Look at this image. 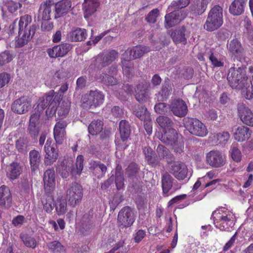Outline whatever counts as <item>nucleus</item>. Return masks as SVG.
I'll return each mask as SVG.
<instances>
[{
    "label": "nucleus",
    "mask_w": 253,
    "mask_h": 253,
    "mask_svg": "<svg viewBox=\"0 0 253 253\" xmlns=\"http://www.w3.org/2000/svg\"><path fill=\"white\" fill-rule=\"evenodd\" d=\"M32 22V17L29 15H24L20 18V19L15 20L9 26V33L12 34L18 28V36L16 40V45L22 47L27 44L33 38L35 34L36 27L34 25L27 27Z\"/></svg>",
    "instance_id": "obj_1"
},
{
    "label": "nucleus",
    "mask_w": 253,
    "mask_h": 253,
    "mask_svg": "<svg viewBox=\"0 0 253 253\" xmlns=\"http://www.w3.org/2000/svg\"><path fill=\"white\" fill-rule=\"evenodd\" d=\"M227 80L232 88L242 89L246 87L247 92L245 97L251 99L253 97V86L250 79L245 74V69L244 67L238 68L232 67L230 69L227 76Z\"/></svg>",
    "instance_id": "obj_2"
},
{
    "label": "nucleus",
    "mask_w": 253,
    "mask_h": 253,
    "mask_svg": "<svg viewBox=\"0 0 253 253\" xmlns=\"http://www.w3.org/2000/svg\"><path fill=\"white\" fill-rule=\"evenodd\" d=\"M212 218L215 226L222 231L227 230L234 225L235 215L225 207H220L214 211Z\"/></svg>",
    "instance_id": "obj_3"
},
{
    "label": "nucleus",
    "mask_w": 253,
    "mask_h": 253,
    "mask_svg": "<svg viewBox=\"0 0 253 253\" xmlns=\"http://www.w3.org/2000/svg\"><path fill=\"white\" fill-rule=\"evenodd\" d=\"M53 91L50 92V94L43 97L39 100L38 104L35 109V112L30 117L29 131L31 135L37 136L39 131L40 123L39 118L41 113L49 104L53 96Z\"/></svg>",
    "instance_id": "obj_4"
},
{
    "label": "nucleus",
    "mask_w": 253,
    "mask_h": 253,
    "mask_svg": "<svg viewBox=\"0 0 253 253\" xmlns=\"http://www.w3.org/2000/svg\"><path fill=\"white\" fill-rule=\"evenodd\" d=\"M150 50V49L149 47L141 46H136L127 49L122 54V69L124 74L128 77L132 70V66L130 61L140 57Z\"/></svg>",
    "instance_id": "obj_5"
},
{
    "label": "nucleus",
    "mask_w": 253,
    "mask_h": 253,
    "mask_svg": "<svg viewBox=\"0 0 253 253\" xmlns=\"http://www.w3.org/2000/svg\"><path fill=\"white\" fill-rule=\"evenodd\" d=\"M222 24V8L218 5L215 6L209 14L204 28L213 31L219 28Z\"/></svg>",
    "instance_id": "obj_6"
},
{
    "label": "nucleus",
    "mask_w": 253,
    "mask_h": 253,
    "mask_svg": "<svg viewBox=\"0 0 253 253\" xmlns=\"http://www.w3.org/2000/svg\"><path fill=\"white\" fill-rule=\"evenodd\" d=\"M184 125L187 130L193 135L204 137L208 134V129L205 125L197 119L185 118Z\"/></svg>",
    "instance_id": "obj_7"
},
{
    "label": "nucleus",
    "mask_w": 253,
    "mask_h": 253,
    "mask_svg": "<svg viewBox=\"0 0 253 253\" xmlns=\"http://www.w3.org/2000/svg\"><path fill=\"white\" fill-rule=\"evenodd\" d=\"M83 197L82 186L78 183L73 184L67 191V198L70 206L75 207L80 203Z\"/></svg>",
    "instance_id": "obj_8"
},
{
    "label": "nucleus",
    "mask_w": 253,
    "mask_h": 253,
    "mask_svg": "<svg viewBox=\"0 0 253 253\" xmlns=\"http://www.w3.org/2000/svg\"><path fill=\"white\" fill-rule=\"evenodd\" d=\"M104 95L97 90L90 91L89 93L85 94L82 99L84 107L90 108L102 104L104 101Z\"/></svg>",
    "instance_id": "obj_9"
},
{
    "label": "nucleus",
    "mask_w": 253,
    "mask_h": 253,
    "mask_svg": "<svg viewBox=\"0 0 253 253\" xmlns=\"http://www.w3.org/2000/svg\"><path fill=\"white\" fill-rule=\"evenodd\" d=\"M135 216L134 211L131 208L128 207L123 208L118 215L119 226L122 227L131 226L135 220Z\"/></svg>",
    "instance_id": "obj_10"
},
{
    "label": "nucleus",
    "mask_w": 253,
    "mask_h": 253,
    "mask_svg": "<svg viewBox=\"0 0 253 253\" xmlns=\"http://www.w3.org/2000/svg\"><path fill=\"white\" fill-rule=\"evenodd\" d=\"M206 162L212 168H220L225 164L226 157L219 151H211L206 154Z\"/></svg>",
    "instance_id": "obj_11"
},
{
    "label": "nucleus",
    "mask_w": 253,
    "mask_h": 253,
    "mask_svg": "<svg viewBox=\"0 0 253 253\" xmlns=\"http://www.w3.org/2000/svg\"><path fill=\"white\" fill-rule=\"evenodd\" d=\"M156 136L165 143L173 145L177 141L179 136L176 131L172 127L163 131H157Z\"/></svg>",
    "instance_id": "obj_12"
},
{
    "label": "nucleus",
    "mask_w": 253,
    "mask_h": 253,
    "mask_svg": "<svg viewBox=\"0 0 253 253\" xmlns=\"http://www.w3.org/2000/svg\"><path fill=\"white\" fill-rule=\"evenodd\" d=\"M52 140H47L44 146V163L46 165H51L55 162L58 157V150L53 145H51Z\"/></svg>",
    "instance_id": "obj_13"
},
{
    "label": "nucleus",
    "mask_w": 253,
    "mask_h": 253,
    "mask_svg": "<svg viewBox=\"0 0 253 253\" xmlns=\"http://www.w3.org/2000/svg\"><path fill=\"white\" fill-rule=\"evenodd\" d=\"M31 107L30 99L25 96L16 99L13 103L11 109L12 111L17 114H22L26 113Z\"/></svg>",
    "instance_id": "obj_14"
},
{
    "label": "nucleus",
    "mask_w": 253,
    "mask_h": 253,
    "mask_svg": "<svg viewBox=\"0 0 253 253\" xmlns=\"http://www.w3.org/2000/svg\"><path fill=\"white\" fill-rule=\"evenodd\" d=\"M67 126V124L64 121H59L55 124L53 130V135L57 144H62L66 139L65 128Z\"/></svg>",
    "instance_id": "obj_15"
},
{
    "label": "nucleus",
    "mask_w": 253,
    "mask_h": 253,
    "mask_svg": "<svg viewBox=\"0 0 253 253\" xmlns=\"http://www.w3.org/2000/svg\"><path fill=\"white\" fill-rule=\"evenodd\" d=\"M188 169L185 164L175 162L171 166L170 172L178 180L185 179L187 175Z\"/></svg>",
    "instance_id": "obj_16"
},
{
    "label": "nucleus",
    "mask_w": 253,
    "mask_h": 253,
    "mask_svg": "<svg viewBox=\"0 0 253 253\" xmlns=\"http://www.w3.org/2000/svg\"><path fill=\"white\" fill-rule=\"evenodd\" d=\"M185 17V14L181 10L171 12L165 16V26L171 27L178 24Z\"/></svg>",
    "instance_id": "obj_17"
},
{
    "label": "nucleus",
    "mask_w": 253,
    "mask_h": 253,
    "mask_svg": "<svg viewBox=\"0 0 253 253\" xmlns=\"http://www.w3.org/2000/svg\"><path fill=\"white\" fill-rule=\"evenodd\" d=\"M238 114L242 122L249 126H253V113L247 107L241 104L238 107Z\"/></svg>",
    "instance_id": "obj_18"
},
{
    "label": "nucleus",
    "mask_w": 253,
    "mask_h": 253,
    "mask_svg": "<svg viewBox=\"0 0 253 253\" xmlns=\"http://www.w3.org/2000/svg\"><path fill=\"white\" fill-rule=\"evenodd\" d=\"M43 182L45 191L50 192L55 187L56 179L55 172L52 169H48L44 173Z\"/></svg>",
    "instance_id": "obj_19"
},
{
    "label": "nucleus",
    "mask_w": 253,
    "mask_h": 253,
    "mask_svg": "<svg viewBox=\"0 0 253 253\" xmlns=\"http://www.w3.org/2000/svg\"><path fill=\"white\" fill-rule=\"evenodd\" d=\"M170 108L173 114L178 117H181L187 114V105L181 99L174 100L170 104Z\"/></svg>",
    "instance_id": "obj_20"
},
{
    "label": "nucleus",
    "mask_w": 253,
    "mask_h": 253,
    "mask_svg": "<svg viewBox=\"0 0 253 253\" xmlns=\"http://www.w3.org/2000/svg\"><path fill=\"white\" fill-rule=\"evenodd\" d=\"M149 84L146 82L137 85L135 89V98L139 102H144L149 98L148 88Z\"/></svg>",
    "instance_id": "obj_21"
},
{
    "label": "nucleus",
    "mask_w": 253,
    "mask_h": 253,
    "mask_svg": "<svg viewBox=\"0 0 253 253\" xmlns=\"http://www.w3.org/2000/svg\"><path fill=\"white\" fill-rule=\"evenodd\" d=\"M228 51L239 58L242 62L243 57L244 56V51L239 41L235 39L231 41L227 45Z\"/></svg>",
    "instance_id": "obj_22"
},
{
    "label": "nucleus",
    "mask_w": 253,
    "mask_h": 253,
    "mask_svg": "<svg viewBox=\"0 0 253 253\" xmlns=\"http://www.w3.org/2000/svg\"><path fill=\"white\" fill-rule=\"evenodd\" d=\"M54 5L51 1H46L41 5L39 11L38 19L42 21L49 20Z\"/></svg>",
    "instance_id": "obj_23"
},
{
    "label": "nucleus",
    "mask_w": 253,
    "mask_h": 253,
    "mask_svg": "<svg viewBox=\"0 0 253 253\" xmlns=\"http://www.w3.org/2000/svg\"><path fill=\"white\" fill-rule=\"evenodd\" d=\"M252 132L249 127L241 126L235 129L233 135L234 139L238 142H243L251 137Z\"/></svg>",
    "instance_id": "obj_24"
},
{
    "label": "nucleus",
    "mask_w": 253,
    "mask_h": 253,
    "mask_svg": "<svg viewBox=\"0 0 253 253\" xmlns=\"http://www.w3.org/2000/svg\"><path fill=\"white\" fill-rule=\"evenodd\" d=\"M99 5L97 0H84L83 4L84 17L87 18L94 13Z\"/></svg>",
    "instance_id": "obj_25"
},
{
    "label": "nucleus",
    "mask_w": 253,
    "mask_h": 253,
    "mask_svg": "<svg viewBox=\"0 0 253 253\" xmlns=\"http://www.w3.org/2000/svg\"><path fill=\"white\" fill-rule=\"evenodd\" d=\"M246 0H234L229 7L230 12L234 15H239L244 11Z\"/></svg>",
    "instance_id": "obj_26"
},
{
    "label": "nucleus",
    "mask_w": 253,
    "mask_h": 253,
    "mask_svg": "<svg viewBox=\"0 0 253 253\" xmlns=\"http://www.w3.org/2000/svg\"><path fill=\"white\" fill-rule=\"evenodd\" d=\"M87 36L85 29L77 28L71 32L68 35V39L72 42L82 41L86 39Z\"/></svg>",
    "instance_id": "obj_27"
},
{
    "label": "nucleus",
    "mask_w": 253,
    "mask_h": 253,
    "mask_svg": "<svg viewBox=\"0 0 253 253\" xmlns=\"http://www.w3.org/2000/svg\"><path fill=\"white\" fill-rule=\"evenodd\" d=\"M41 158L40 154L38 151L33 150L30 152L29 159L32 171H35L38 169L41 161Z\"/></svg>",
    "instance_id": "obj_28"
},
{
    "label": "nucleus",
    "mask_w": 253,
    "mask_h": 253,
    "mask_svg": "<svg viewBox=\"0 0 253 253\" xmlns=\"http://www.w3.org/2000/svg\"><path fill=\"white\" fill-rule=\"evenodd\" d=\"M71 7V2L67 0H62L56 3L55 8L57 15L55 16V18L60 17L63 14L66 13Z\"/></svg>",
    "instance_id": "obj_29"
},
{
    "label": "nucleus",
    "mask_w": 253,
    "mask_h": 253,
    "mask_svg": "<svg viewBox=\"0 0 253 253\" xmlns=\"http://www.w3.org/2000/svg\"><path fill=\"white\" fill-rule=\"evenodd\" d=\"M11 193L9 188L5 185L0 187V205L9 204L11 202Z\"/></svg>",
    "instance_id": "obj_30"
},
{
    "label": "nucleus",
    "mask_w": 253,
    "mask_h": 253,
    "mask_svg": "<svg viewBox=\"0 0 253 253\" xmlns=\"http://www.w3.org/2000/svg\"><path fill=\"white\" fill-rule=\"evenodd\" d=\"M70 101L68 99H63L59 103L57 108V114L59 117L63 119L65 118L69 112Z\"/></svg>",
    "instance_id": "obj_31"
},
{
    "label": "nucleus",
    "mask_w": 253,
    "mask_h": 253,
    "mask_svg": "<svg viewBox=\"0 0 253 253\" xmlns=\"http://www.w3.org/2000/svg\"><path fill=\"white\" fill-rule=\"evenodd\" d=\"M185 28L183 27L176 29L171 34V37L175 43H182L185 44L186 39L185 37Z\"/></svg>",
    "instance_id": "obj_32"
},
{
    "label": "nucleus",
    "mask_w": 253,
    "mask_h": 253,
    "mask_svg": "<svg viewBox=\"0 0 253 253\" xmlns=\"http://www.w3.org/2000/svg\"><path fill=\"white\" fill-rule=\"evenodd\" d=\"M48 251L52 253H65V247L58 241H53L47 244Z\"/></svg>",
    "instance_id": "obj_33"
},
{
    "label": "nucleus",
    "mask_w": 253,
    "mask_h": 253,
    "mask_svg": "<svg viewBox=\"0 0 253 253\" xmlns=\"http://www.w3.org/2000/svg\"><path fill=\"white\" fill-rule=\"evenodd\" d=\"M42 203L43 209L47 212H51L55 206L54 200L52 196L46 195L43 196L42 200Z\"/></svg>",
    "instance_id": "obj_34"
},
{
    "label": "nucleus",
    "mask_w": 253,
    "mask_h": 253,
    "mask_svg": "<svg viewBox=\"0 0 253 253\" xmlns=\"http://www.w3.org/2000/svg\"><path fill=\"white\" fill-rule=\"evenodd\" d=\"M8 170L9 171L7 172L8 176L11 179H15L20 175L22 169L19 164L12 163L9 166Z\"/></svg>",
    "instance_id": "obj_35"
},
{
    "label": "nucleus",
    "mask_w": 253,
    "mask_h": 253,
    "mask_svg": "<svg viewBox=\"0 0 253 253\" xmlns=\"http://www.w3.org/2000/svg\"><path fill=\"white\" fill-rule=\"evenodd\" d=\"M55 210L59 215L64 214L67 211V203L62 197H58L55 204Z\"/></svg>",
    "instance_id": "obj_36"
},
{
    "label": "nucleus",
    "mask_w": 253,
    "mask_h": 253,
    "mask_svg": "<svg viewBox=\"0 0 253 253\" xmlns=\"http://www.w3.org/2000/svg\"><path fill=\"white\" fill-rule=\"evenodd\" d=\"M172 177L168 173L163 174L162 179V188L164 193H167L172 185Z\"/></svg>",
    "instance_id": "obj_37"
},
{
    "label": "nucleus",
    "mask_w": 253,
    "mask_h": 253,
    "mask_svg": "<svg viewBox=\"0 0 253 253\" xmlns=\"http://www.w3.org/2000/svg\"><path fill=\"white\" fill-rule=\"evenodd\" d=\"M120 131L121 137L123 141L128 138L130 134V129L128 122L122 120L120 123Z\"/></svg>",
    "instance_id": "obj_38"
},
{
    "label": "nucleus",
    "mask_w": 253,
    "mask_h": 253,
    "mask_svg": "<svg viewBox=\"0 0 253 253\" xmlns=\"http://www.w3.org/2000/svg\"><path fill=\"white\" fill-rule=\"evenodd\" d=\"M157 122L162 129V130L160 131L161 132L172 127V122L167 117L163 116H159L157 119Z\"/></svg>",
    "instance_id": "obj_39"
},
{
    "label": "nucleus",
    "mask_w": 253,
    "mask_h": 253,
    "mask_svg": "<svg viewBox=\"0 0 253 253\" xmlns=\"http://www.w3.org/2000/svg\"><path fill=\"white\" fill-rule=\"evenodd\" d=\"M103 128V123L100 120L92 122L88 127L89 133L95 135L99 133Z\"/></svg>",
    "instance_id": "obj_40"
},
{
    "label": "nucleus",
    "mask_w": 253,
    "mask_h": 253,
    "mask_svg": "<svg viewBox=\"0 0 253 253\" xmlns=\"http://www.w3.org/2000/svg\"><path fill=\"white\" fill-rule=\"evenodd\" d=\"M135 115L141 120L148 121L150 119V114L147 109L143 107H138L134 111Z\"/></svg>",
    "instance_id": "obj_41"
},
{
    "label": "nucleus",
    "mask_w": 253,
    "mask_h": 253,
    "mask_svg": "<svg viewBox=\"0 0 253 253\" xmlns=\"http://www.w3.org/2000/svg\"><path fill=\"white\" fill-rule=\"evenodd\" d=\"M20 238L27 247L32 249H35L36 247L37 241L33 237L27 234H21Z\"/></svg>",
    "instance_id": "obj_42"
},
{
    "label": "nucleus",
    "mask_w": 253,
    "mask_h": 253,
    "mask_svg": "<svg viewBox=\"0 0 253 253\" xmlns=\"http://www.w3.org/2000/svg\"><path fill=\"white\" fill-rule=\"evenodd\" d=\"M211 1V0H198L196 7L193 6L194 9L192 10L197 14L202 13L205 10L207 4Z\"/></svg>",
    "instance_id": "obj_43"
},
{
    "label": "nucleus",
    "mask_w": 253,
    "mask_h": 253,
    "mask_svg": "<svg viewBox=\"0 0 253 253\" xmlns=\"http://www.w3.org/2000/svg\"><path fill=\"white\" fill-rule=\"evenodd\" d=\"M56 46L59 57H63L65 55L71 48V45L67 43L62 44Z\"/></svg>",
    "instance_id": "obj_44"
},
{
    "label": "nucleus",
    "mask_w": 253,
    "mask_h": 253,
    "mask_svg": "<svg viewBox=\"0 0 253 253\" xmlns=\"http://www.w3.org/2000/svg\"><path fill=\"white\" fill-rule=\"evenodd\" d=\"M230 155L232 159L236 162H239L242 159L241 151L236 147L232 146L230 150Z\"/></svg>",
    "instance_id": "obj_45"
},
{
    "label": "nucleus",
    "mask_w": 253,
    "mask_h": 253,
    "mask_svg": "<svg viewBox=\"0 0 253 253\" xmlns=\"http://www.w3.org/2000/svg\"><path fill=\"white\" fill-rule=\"evenodd\" d=\"M118 56L117 52L115 50L111 51L103 58V65H107L114 61Z\"/></svg>",
    "instance_id": "obj_46"
},
{
    "label": "nucleus",
    "mask_w": 253,
    "mask_h": 253,
    "mask_svg": "<svg viewBox=\"0 0 253 253\" xmlns=\"http://www.w3.org/2000/svg\"><path fill=\"white\" fill-rule=\"evenodd\" d=\"M116 184L118 190L123 188L124 186V178L119 167H117L116 173Z\"/></svg>",
    "instance_id": "obj_47"
},
{
    "label": "nucleus",
    "mask_w": 253,
    "mask_h": 253,
    "mask_svg": "<svg viewBox=\"0 0 253 253\" xmlns=\"http://www.w3.org/2000/svg\"><path fill=\"white\" fill-rule=\"evenodd\" d=\"M84 157L82 155H79L76 160V170H73L71 172L74 173L75 172L78 174H80L83 169Z\"/></svg>",
    "instance_id": "obj_48"
},
{
    "label": "nucleus",
    "mask_w": 253,
    "mask_h": 253,
    "mask_svg": "<svg viewBox=\"0 0 253 253\" xmlns=\"http://www.w3.org/2000/svg\"><path fill=\"white\" fill-rule=\"evenodd\" d=\"M12 59V56L9 51H4L0 54V65L8 63Z\"/></svg>",
    "instance_id": "obj_49"
},
{
    "label": "nucleus",
    "mask_w": 253,
    "mask_h": 253,
    "mask_svg": "<svg viewBox=\"0 0 253 253\" xmlns=\"http://www.w3.org/2000/svg\"><path fill=\"white\" fill-rule=\"evenodd\" d=\"M159 14V10L157 9H154L148 13L146 19L148 23H154L156 21Z\"/></svg>",
    "instance_id": "obj_50"
},
{
    "label": "nucleus",
    "mask_w": 253,
    "mask_h": 253,
    "mask_svg": "<svg viewBox=\"0 0 253 253\" xmlns=\"http://www.w3.org/2000/svg\"><path fill=\"white\" fill-rule=\"evenodd\" d=\"M217 142L220 144L225 143L230 138V134L228 132H223L217 133L216 136Z\"/></svg>",
    "instance_id": "obj_51"
},
{
    "label": "nucleus",
    "mask_w": 253,
    "mask_h": 253,
    "mask_svg": "<svg viewBox=\"0 0 253 253\" xmlns=\"http://www.w3.org/2000/svg\"><path fill=\"white\" fill-rule=\"evenodd\" d=\"M209 59L214 67H219L223 66L224 62L223 60L218 58L216 55L212 53L209 56Z\"/></svg>",
    "instance_id": "obj_52"
},
{
    "label": "nucleus",
    "mask_w": 253,
    "mask_h": 253,
    "mask_svg": "<svg viewBox=\"0 0 253 253\" xmlns=\"http://www.w3.org/2000/svg\"><path fill=\"white\" fill-rule=\"evenodd\" d=\"M6 6L8 11L11 13H13L16 11L18 8H20L21 4L19 2L10 0L6 3Z\"/></svg>",
    "instance_id": "obj_53"
},
{
    "label": "nucleus",
    "mask_w": 253,
    "mask_h": 253,
    "mask_svg": "<svg viewBox=\"0 0 253 253\" xmlns=\"http://www.w3.org/2000/svg\"><path fill=\"white\" fill-rule=\"evenodd\" d=\"M168 106L164 103H159L155 106V111L159 114H163L167 112Z\"/></svg>",
    "instance_id": "obj_54"
},
{
    "label": "nucleus",
    "mask_w": 253,
    "mask_h": 253,
    "mask_svg": "<svg viewBox=\"0 0 253 253\" xmlns=\"http://www.w3.org/2000/svg\"><path fill=\"white\" fill-rule=\"evenodd\" d=\"M10 79V75L7 73L0 74V88L8 83Z\"/></svg>",
    "instance_id": "obj_55"
},
{
    "label": "nucleus",
    "mask_w": 253,
    "mask_h": 253,
    "mask_svg": "<svg viewBox=\"0 0 253 253\" xmlns=\"http://www.w3.org/2000/svg\"><path fill=\"white\" fill-rule=\"evenodd\" d=\"M146 232L143 230H139L135 234L134 236V239L136 243L140 242L145 236Z\"/></svg>",
    "instance_id": "obj_56"
},
{
    "label": "nucleus",
    "mask_w": 253,
    "mask_h": 253,
    "mask_svg": "<svg viewBox=\"0 0 253 253\" xmlns=\"http://www.w3.org/2000/svg\"><path fill=\"white\" fill-rule=\"evenodd\" d=\"M48 21L49 20L42 21L41 26L42 31H49L53 29V23Z\"/></svg>",
    "instance_id": "obj_57"
},
{
    "label": "nucleus",
    "mask_w": 253,
    "mask_h": 253,
    "mask_svg": "<svg viewBox=\"0 0 253 253\" xmlns=\"http://www.w3.org/2000/svg\"><path fill=\"white\" fill-rule=\"evenodd\" d=\"M170 89L168 88L163 87L161 93L158 94V100H163L166 99L169 94Z\"/></svg>",
    "instance_id": "obj_58"
},
{
    "label": "nucleus",
    "mask_w": 253,
    "mask_h": 253,
    "mask_svg": "<svg viewBox=\"0 0 253 253\" xmlns=\"http://www.w3.org/2000/svg\"><path fill=\"white\" fill-rule=\"evenodd\" d=\"M138 169L135 164H130L126 169V172L129 177L132 176L137 172Z\"/></svg>",
    "instance_id": "obj_59"
},
{
    "label": "nucleus",
    "mask_w": 253,
    "mask_h": 253,
    "mask_svg": "<svg viewBox=\"0 0 253 253\" xmlns=\"http://www.w3.org/2000/svg\"><path fill=\"white\" fill-rule=\"evenodd\" d=\"M101 81L106 84L111 85L115 84L117 83L114 78L109 75H105V77H103Z\"/></svg>",
    "instance_id": "obj_60"
},
{
    "label": "nucleus",
    "mask_w": 253,
    "mask_h": 253,
    "mask_svg": "<svg viewBox=\"0 0 253 253\" xmlns=\"http://www.w3.org/2000/svg\"><path fill=\"white\" fill-rule=\"evenodd\" d=\"M172 145L173 146L174 150L177 153H181L184 149V144L179 138H178L177 141L175 142V143L173 144Z\"/></svg>",
    "instance_id": "obj_61"
},
{
    "label": "nucleus",
    "mask_w": 253,
    "mask_h": 253,
    "mask_svg": "<svg viewBox=\"0 0 253 253\" xmlns=\"http://www.w3.org/2000/svg\"><path fill=\"white\" fill-rule=\"evenodd\" d=\"M25 218L23 215H18L13 219L12 223L14 226H17L22 224Z\"/></svg>",
    "instance_id": "obj_62"
},
{
    "label": "nucleus",
    "mask_w": 253,
    "mask_h": 253,
    "mask_svg": "<svg viewBox=\"0 0 253 253\" xmlns=\"http://www.w3.org/2000/svg\"><path fill=\"white\" fill-rule=\"evenodd\" d=\"M16 147L18 151L23 152L26 147V145L23 139H19L16 141Z\"/></svg>",
    "instance_id": "obj_63"
},
{
    "label": "nucleus",
    "mask_w": 253,
    "mask_h": 253,
    "mask_svg": "<svg viewBox=\"0 0 253 253\" xmlns=\"http://www.w3.org/2000/svg\"><path fill=\"white\" fill-rule=\"evenodd\" d=\"M47 52L48 55L51 58H56L59 57L57 54V50L56 46H54L52 48L48 49Z\"/></svg>",
    "instance_id": "obj_64"
}]
</instances>
